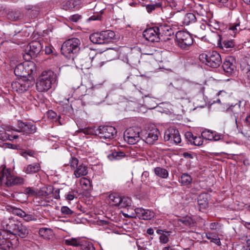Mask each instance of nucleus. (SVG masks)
I'll use <instances>...</instances> for the list:
<instances>
[{
    "label": "nucleus",
    "instance_id": "obj_40",
    "mask_svg": "<svg viewBox=\"0 0 250 250\" xmlns=\"http://www.w3.org/2000/svg\"><path fill=\"white\" fill-rule=\"evenodd\" d=\"M196 21L195 15L191 13L187 14L185 17L184 22L187 25L189 24L191 22H194Z\"/></svg>",
    "mask_w": 250,
    "mask_h": 250
},
{
    "label": "nucleus",
    "instance_id": "obj_47",
    "mask_svg": "<svg viewBox=\"0 0 250 250\" xmlns=\"http://www.w3.org/2000/svg\"><path fill=\"white\" fill-rule=\"evenodd\" d=\"M203 144V139L201 137L195 136L191 144L196 146H200Z\"/></svg>",
    "mask_w": 250,
    "mask_h": 250
},
{
    "label": "nucleus",
    "instance_id": "obj_45",
    "mask_svg": "<svg viewBox=\"0 0 250 250\" xmlns=\"http://www.w3.org/2000/svg\"><path fill=\"white\" fill-rule=\"evenodd\" d=\"M21 218L26 222L37 220V218L33 214H27L25 212H24Z\"/></svg>",
    "mask_w": 250,
    "mask_h": 250
},
{
    "label": "nucleus",
    "instance_id": "obj_46",
    "mask_svg": "<svg viewBox=\"0 0 250 250\" xmlns=\"http://www.w3.org/2000/svg\"><path fill=\"white\" fill-rule=\"evenodd\" d=\"M69 164L72 168L74 170L79 165V160L75 157H71L69 159Z\"/></svg>",
    "mask_w": 250,
    "mask_h": 250
},
{
    "label": "nucleus",
    "instance_id": "obj_10",
    "mask_svg": "<svg viewBox=\"0 0 250 250\" xmlns=\"http://www.w3.org/2000/svg\"><path fill=\"white\" fill-rule=\"evenodd\" d=\"M15 240L13 238V235L4 228L0 230V248L3 250H9L13 247Z\"/></svg>",
    "mask_w": 250,
    "mask_h": 250
},
{
    "label": "nucleus",
    "instance_id": "obj_22",
    "mask_svg": "<svg viewBox=\"0 0 250 250\" xmlns=\"http://www.w3.org/2000/svg\"><path fill=\"white\" fill-rule=\"evenodd\" d=\"M42 49L43 48H27L23 57L24 60L29 62L33 58L36 57L40 51H43Z\"/></svg>",
    "mask_w": 250,
    "mask_h": 250
},
{
    "label": "nucleus",
    "instance_id": "obj_3",
    "mask_svg": "<svg viewBox=\"0 0 250 250\" xmlns=\"http://www.w3.org/2000/svg\"><path fill=\"white\" fill-rule=\"evenodd\" d=\"M56 81V74L51 70L43 71L36 83V88L39 92H46L51 88Z\"/></svg>",
    "mask_w": 250,
    "mask_h": 250
},
{
    "label": "nucleus",
    "instance_id": "obj_58",
    "mask_svg": "<svg viewBox=\"0 0 250 250\" xmlns=\"http://www.w3.org/2000/svg\"><path fill=\"white\" fill-rule=\"evenodd\" d=\"M62 108L64 114H67L70 112L72 109L71 106L67 104H65V105H63Z\"/></svg>",
    "mask_w": 250,
    "mask_h": 250
},
{
    "label": "nucleus",
    "instance_id": "obj_23",
    "mask_svg": "<svg viewBox=\"0 0 250 250\" xmlns=\"http://www.w3.org/2000/svg\"><path fill=\"white\" fill-rule=\"evenodd\" d=\"M60 49L62 54L67 59L74 58L77 56L78 52V48H59Z\"/></svg>",
    "mask_w": 250,
    "mask_h": 250
},
{
    "label": "nucleus",
    "instance_id": "obj_55",
    "mask_svg": "<svg viewBox=\"0 0 250 250\" xmlns=\"http://www.w3.org/2000/svg\"><path fill=\"white\" fill-rule=\"evenodd\" d=\"M140 49V52L145 55H153L154 54V53L156 52L155 50H145V49H146V48H144L143 49H142L141 48H139Z\"/></svg>",
    "mask_w": 250,
    "mask_h": 250
},
{
    "label": "nucleus",
    "instance_id": "obj_63",
    "mask_svg": "<svg viewBox=\"0 0 250 250\" xmlns=\"http://www.w3.org/2000/svg\"><path fill=\"white\" fill-rule=\"evenodd\" d=\"M146 232L149 235H152L154 233L153 229L152 228H149L147 229Z\"/></svg>",
    "mask_w": 250,
    "mask_h": 250
},
{
    "label": "nucleus",
    "instance_id": "obj_9",
    "mask_svg": "<svg viewBox=\"0 0 250 250\" xmlns=\"http://www.w3.org/2000/svg\"><path fill=\"white\" fill-rule=\"evenodd\" d=\"M97 136L101 139L110 140L115 137L117 134L116 128L110 125L100 126L97 128Z\"/></svg>",
    "mask_w": 250,
    "mask_h": 250
},
{
    "label": "nucleus",
    "instance_id": "obj_38",
    "mask_svg": "<svg viewBox=\"0 0 250 250\" xmlns=\"http://www.w3.org/2000/svg\"><path fill=\"white\" fill-rule=\"evenodd\" d=\"M206 236L208 239L210 240L211 242L214 243L218 246L221 245L220 239L218 236L214 235L211 233L208 232L206 233Z\"/></svg>",
    "mask_w": 250,
    "mask_h": 250
},
{
    "label": "nucleus",
    "instance_id": "obj_12",
    "mask_svg": "<svg viewBox=\"0 0 250 250\" xmlns=\"http://www.w3.org/2000/svg\"><path fill=\"white\" fill-rule=\"evenodd\" d=\"M35 69V64L31 62L26 63H19L15 67V75L25 78L27 75L31 74Z\"/></svg>",
    "mask_w": 250,
    "mask_h": 250
},
{
    "label": "nucleus",
    "instance_id": "obj_39",
    "mask_svg": "<svg viewBox=\"0 0 250 250\" xmlns=\"http://www.w3.org/2000/svg\"><path fill=\"white\" fill-rule=\"evenodd\" d=\"M81 248L83 250H95L93 243L85 240H83Z\"/></svg>",
    "mask_w": 250,
    "mask_h": 250
},
{
    "label": "nucleus",
    "instance_id": "obj_7",
    "mask_svg": "<svg viewBox=\"0 0 250 250\" xmlns=\"http://www.w3.org/2000/svg\"><path fill=\"white\" fill-rule=\"evenodd\" d=\"M52 186L42 188L38 192L37 196L35 198V202L38 203V205L42 206H46V203L52 201L51 193L52 191Z\"/></svg>",
    "mask_w": 250,
    "mask_h": 250
},
{
    "label": "nucleus",
    "instance_id": "obj_16",
    "mask_svg": "<svg viewBox=\"0 0 250 250\" xmlns=\"http://www.w3.org/2000/svg\"><path fill=\"white\" fill-rule=\"evenodd\" d=\"M159 34V28L154 27L146 29L143 32V35L146 40L154 42H160Z\"/></svg>",
    "mask_w": 250,
    "mask_h": 250
},
{
    "label": "nucleus",
    "instance_id": "obj_17",
    "mask_svg": "<svg viewBox=\"0 0 250 250\" xmlns=\"http://www.w3.org/2000/svg\"><path fill=\"white\" fill-rule=\"evenodd\" d=\"M176 38L180 47H182L183 45L189 46L193 43L192 37L188 33L182 31H179L176 33Z\"/></svg>",
    "mask_w": 250,
    "mask_h": 250
},
{
    "label": "nucleus",
    "instance_id": "obj_42",
    "mask_svg": "<svg viewBox=\"0 0 250 250\" xmlns=\"http://www.w3.org/2000/svg\"><path fill=\"white\" fill-rule=\"evenodd\" d=\"M23 193L29 196H37L38 190L37 189L32 187H27L24 189Z\"/></svg>",
    "mask_w": 250,
    "mask_h": 250
},
{
    "label": "nucleus",
    "instance_id": "obj_54",
    "mask_svg": "<svg viewBox=\"0 0 250 250\" xmlns=\"http://www.w3.org/2000/svg\"><path fill=\"white\" fill-rule=\"evenodd\" d=\"M165 4L169 5L171 8H175L177 4L174 0H164Z\"/></svg>",
    "mask_w": 250,
    "mask_h": 250
},
{
    "label": "nucleus",
    "instance_id": "obj_26",
    "mask_svg": "<svg viewBox=\"0 0 250 250\" xmlns=\"http://www.w3.org/2000/svg\"><path fill=\"white\" fill-rule=\"evenodd\" d=\"M87 173V167L83 164H80L74 170V175L76 178L85 176Z\"/></svg>",
    "mask_w": 250,
    "mask_h": 250
},
{
    "label": "nucleus",
    "instance_id": "obj_48",
    "mask_svg": "<svg viewBox=\"0 0 250 250\" xmlns=\"http://www.w3.org/2000/svg\"><path fill=\"white\" fill-rule=\"evenodd\" d=\"M11 211L15 215L22 217L24 211L22 209L16 207H11Z\"/></svg>",
    "mask_w": 250,
    "mask_h": 250
},
{
    "label": "nucleus",
    "instance_id": "obj_50",
    "mask_svg": "<svg viewBox=\"0 0 250 250\" xmlns=\"http://www.w3.org/2000/svg\"><path fill=\"white\" fill-rule=\"evenodd\" d=\"M76 196V192L71 190L65 194V198L67 200H73Z\"/></svg>",
    "mask_w": 250,
    "mask_h": 250
},
{
    "label": "nucleus",
    "instance_id": "obj_43",
    "mask_svg": "<svg viewBox=\"0 0 250 250\" xmlns=\"http://www.w3.org/2000/svg\"><path fill=\"white\" fill-rule=\"evenodd\" d=\"M81 132L86 135H94L97 136V129H95L93 127H87L83 128L81 130Z\"/></svg>",
    "mask_w": 250,
    "mask_h": 250
},
{
    "label": "nucleus",
    "instance_id": "obj_30",
    "mask_svg": "<svg viewBox=\"0 0 250 250\" xmlns=\"http://www.w3.org/2000/svg\"><path fill=\"white\" fill-rule=\"evenodd\" d=\"M240 65L242 67H243V69L245 68L247 70V79L249 83H250V57H246L243 58L240 63Z\"/></svg>",
    "mask_w": 250,
    "mask_h": 250
},
{
    "label": "nucleus",
    "instance_id": "obj_27",
    "mask_svg": "<svg viewBox=\"0 0 250 250\" xmlns=\"http://www.w3.org/2000/svg\"><path fill=\"white\" fill-rule=\"evenodd\" d=\"M15 128V127L12 126H7L5 129V131H3L1 133H0V139H1L3 141L6 140H13L14 139H17L18 138V135H12L7 133L6 131H10L12 130L11 128Z\"/></svg>",
    "mask_w": 250,
    "mask_h": 250
},
{
    "label": "nucleus",
    "instance_id": "obj_37",
    "mask_svg": "<svg viewBox=\"0 0 250 250\" xmlns=\"http://www.w3.org/2000/svg\"><path fill=\"white\" fill-rule=\"evenodd\" d=\"M53 233L52 229L47 228H42L39 230V235L44 238L49 239Z\"/></svg>",
    "mask_w": 250,
    "mask_h": 250
},
{
    "label": "nucleus",
    "instance_id": "obj_25",
    "mask_svg": "<svg viewBox=\"0 0 250 250\" xmlns=\"http://www.w3.org/2000/svg\"><path fill=\"white\" fill-rule=\"evenodd\" d=\"M81 4L80 0H69L62 3V7L65 10L72 8L78 9L81 7Z\"/></svg>",
    "mask_w": 250,
    "mask_h": 250
},
{
    "label": "nucleus",
    "instance_id": "obj_18",
    "mask_svg": "<svg viewBox=\"0 0 250 250\" xmlns=\"http://www.w3.org/2000/svg\"><path fill=\"white\" fill-rule=\"evenodd\" d=\"M159 134V130L153 128L147 132H141V139L148 144H153L158 140Z\"/></svg>",
    "mask_w": 250,
    "mask_h": 250
},
{
    "label": "nucleus",
    "instance_id": "obj_59",
    "mask_svg": "<svg viewBox=\"0 0 250 250\" xmlns=\"http://www.w3.org/2000/svg\"><path fill=\"white\" fill-rule=\"evenodd\" d=\"M53 48H44V51L46 54L49 55L53 53Z\"/></svg>",
    "mask_w": 250,
    "mask_h": 250
},
{
    "label": "nucleus",
    "instance_id": "obj_44",
    "mask_svg": "<svg viewBox=\"0 0 250 250\" xmlns=\"http://www.w3.org/2000/svg\"><path fill=\"white\" fill-rule=\"evenodd\" d=\"M179 222L182 223L185 226H190L192 224V219L189 216H186L179 219Z\"/></svg>",
    "mask_w": 250,
    "mask_h": 250
},
{
    "label": "nucleus",
    "instance_id": "obj_34",
    "mask_svg": "<svg viewBox=\"0 0 250 250\" xmlns=\"http://www.w3.org/2000/svg\"><path fill=\"white\" fill-rule=\"evenodd\" d=\"M125 156V153L123 151H114L107 155L109 160H118L122 159Z\"/></svg>",
    "mask_w": 250,
    "mask_h": 250
},
{
    "label": "nucleus",
    "instance_id": "obj_53",
    "mask_svg": "<svg viewBox=\"0 0 250 250\" xmlns=\"http://www.w3.org/2000/svg\"><path fill=\"white\" fill-rule=\"evenodd\" d=\"M194 137L195 136L191 132H187L185 133V138L190 144L192 142Z\"/></svg>",
    "mask_w": 250,
    "mask_h": 250
},
{
    "label": "nucleus",
    "instance_id": "obj_57",
    "mask_svg": "<svg viewBox=\"0 0 250 250\" xmlns=\"http://www.w3.org/2000/svg\"><path fill=\"white\" fill-rule=\"evenodd\" d=\"M157 6H159L158 4H147L146 6V9L148 13L151 12L155 10Z\"/></svg>",
    "mask_w": 250,
    "mask_h": 250
},
{
    "label": "nucleus",
    "instance_id": "obj_19",
    "mask_svg": "<svg viewBox=\"0 0 250 250\" xmlns=\"http://www.w3.org/2000/svg\"><path fill=\"white\" fill-rule=\"evenodd\" d=\"M201 136L206 140L214 141H218L223 138L222 134L208 129H205L202 131Z\"/></svg>",
    "mask_w": 250,
    "mask_h": 250
},
{
    "label": "nucleus",
    "instance_id": "obj_13",
    "mask_svg": "<svg viewBox=\"0 0 250 250\" xmlns=\"http://www.w3.org/2000/svg\"><path fill=\"white\" fill-rule=\"evenodd\" d=\"M33 82L25 78H20L17 81L13 82L11 87L14 91L19 93H22L33 86Z\"/></svg>",
    "mask_w": 250,
    "mask_h": 250
},
{
    "label": "nucleus",
    "instance_id": "obj_64",
    "mask_svg": "<svg viewBox=\"0 0 250 250\" xmlns=\"http://www.w3.org/2000/svg\"><path fill=\"white\" fill-rule=\"evenodd\" d=\"M166 231V230H164L162 229H158L156 230V233L157 234H160V235H162L163 233H165Z\"/></svg>",
    "mask_w": 250,
    "mask_h": 250
},
{
    "label": "nucleus",
    "instance_id": "obj_2",
    "mask_svg": "<svg viewBox=\"0 0 250 250\" xmlns=\"http://www.w3.org/2000/svg\"><path fill=\"white\" fill-rule=\"evenodd\" d=\"M2 225L4 228L12 234L13 238L15 236H19L21 238H25L29 233V230L25 226L12 218H9L3 221Z\"/></svg>",
    "mask_w": 250,
    "mask_h": 250
},
{
    "label": "nucleus",
    "instance_id": "obj_35",
    "mask_svg": "<svg viewBox=\"0 0 250 250\" xmlns=\"http://www.w3.org/2000/svg\"><path fill=\"white\" fill-rule=\"evenodd\" d=\"M83 240L80 238H71L65 240V243L66 245L74 247H81Z\"/></svg>",
    "mask_w": 250,
    "mask_h": 250
},
{
    "label": "nucleus",
    "instance_id": "obj_32",
    "mask_svg": "<svg viewBox=\"0 0 250 250\" xmlns=\"http://www.w3.org/2000/svg\"><path fill=\"white\" fill-rule=\"evenodd\" d=\"M41 167L39 164L35 163L28 165L24 168V171L26 173L32 174L38 172Z\"/></svg>",
    "mask_w": 250,
    "mask_h": 250
},
{
    "label": "nucleus",
    "instance_id": "obj_6",
    "mask_svg": "<svg viewBox=\"0 0 250 250\" xmlns=\"http://www.w3.org/2000/svg\"><path fill=\"white\" fill-rule=\"evenodd\" d=\"M115 36V33L108 30L101 33H93L90 36L89 39L94 44H102L109 42L114 39Z\"/></svg>",
    "mask_w": 250,
    "mask_h": 250
},
{
    "label": "nucleus",
    "instance_id": "obj_8",
    "mask_svg": "<svg viewBox=\"0 0 250 250\" xmlns=\"http://www.w3.org/2000/svg\"><path fill=\"white\" fill-rule=\"evenodd\" d=\"M141 128L136 126L129 127L124 134V140L129 144L134 145L141 139Z\"/></svg>",
    "mask_w": 250,
    "mask_h": 250
},
{
    "label": "nucleus",
    "instance_id": "obj_15",
    "mask_svg": "<svg viewBox=\"0 0 250 250\" xmlns=\"http://www.w3.org/2000/svg\"><path fill=\"white\" fill-rule=\"evenodd\" d=\"M165 141L168 142L170 145H177L181 142V135L178 130L170 128L167 130L164 136Z\"/></svg>",
    "mask_w": 250,
    "mask_h": 250
},
{
    "label": "nucleus",
    "instance_id": "obj_51",
    "mask_svg": "<svg viewBox=\"0 0 250 250\" xmlns=\"http://www.w3.org/2000/svg\"><path fill=\"white\" fill-rule=\"evenodd\" d=\"M52 192L51 193V198H53L58 199L60 198V189L59 188H54L52 186Z\"/></svg>",
    "mask_w": 250,
    "mask_h": 250
},
{
    "label": "nucleus",
    "instance_id": "obj_28",
    "mask_svg": "<svg viewBox=\"0 0 250 250\" xmlns=\"http://www.w3.org/2000/svg\"><path fill=\"white\" fill-rule=\"evenodd\" d=\"M208 26L207 23H202L199 27L195 29L194 31L195 36L198 38L203 39L206 36V27Z\"/></svg>",
    "mask_w": 250,
    "mask_h": 250
},
{
    "label": "nucleus",
    "instance_id": "obj_5",
    "mask_svg": "<svg viewBox=\"0 0 250 250\" xmlns=\"http://www.w3.org/2000/svg\"><path fill=\"white\" fill-rule=\"evenodd\" d=\"M199 60L202 63L212 68H217L222 62L220 54L216 51L201 54L199 55Z\"/></svg>",
    "mask_w": 250,
    "mask_h": 250
},
{
    "label": "nucleus",
    "instance_id": "obj_62",
    "mask_svg": "<svg viewBox=\"0 0 250 250\" xmlns=\"http://www.w3.org/2000/svg\"><path fill=\"white\" fill-rule=\"evenodd\" d=\"M184 156L186 158H192V155L188 152L184 153Z\"/></svg>",
    "mask_w": 250,
    "mask_h": 250
},
{
    "label": "nucleus",
    "instance_id": "obj_14",
    "mask_svg": "<svg viewBox=\"0 0 250 250\" xmlns=\"http://www.w3.org/2000/svg\"><path fill=\"white\" fill-rule=\"evenodd\" d=\"M17 127V129L13 128L11 129L13 131L28 135L34 133L37 129L34 124L28 122H23L21 121H18Z\"/></svg>",
    "mask_w": 250,
    "mask_h": 250
},
{
    "label": "nucleus",
    "instance_id": "obj_56",
    "mask_svg": "<svg viewBox=\"0 0 250 250\" xmlns=\"http://www.w3.org/2000/svg\"><path fill=\"white\" fill-rule=\"evenodd\" d=\"M81 18V16L78 14H75L72 16H70L69 17V20L73 22H77Z\"/></svg>",
    "mask_w": 250,
    "mask_h": 250
},
{
    "label": "nucleus",
    "instance_id": "obj_21",
    "mask_svg": "<svg viewBox=\"0 0 250 250\" xmlns=\"http://www.w3.org/2000/svg\"><path fill=\"white\" fill-rule=\"evenodd\" d=\"M241 102H239L234 105H231L227 109V112L232 114L234 117V120L237 125V119L241 115V110L240 108Z\"/></svg>",
    "mask_w": 250,
    "mask_h": 250
},
{
    "label": "nucleus",
    "instance_id": "obj_52",
    "mask_svg": "<svg viewBox=\"0 0 250 250\" xmlns=\"http://www.w3.org/2000/svg\"><path fill=\"white\" fill-rule=\"evenodd\" d=\"M221 225L218 222L211 223L209 225V228L212 230H216L220 229Z\"/></svg>",
    "mask_w": 250,
    "mask_h": 250
},
{
    "label": "nucleus",
    "instance_id": "obj_41",
    "mask_svg": "<svg viewBox=\"0 0 250 250\" xmlns=\"http://www.w3.org/2000/svg\"><path fill=\"white\" fill-rule=\"evenodd\" d=\"M171 232L170 231H166L165 233L161 235L159 237L160 242L163 244H166L169 241L168 236L171 234Z\"/></svg>",
    "mask_w": 250,
    "mask_h": 250
},
{
    "label": "nucleus",
    "instance_id": "obj_29",
    "mask_svg": "<svg viewBox=\"0 0 250 250\" xmlns=\"http://www.w3.org/2000/svg\"><path fill=\"white\" fill-rule=\"evenodd\" d=\"M198 205L200 209H205L208 207V195L201 194L198 197Z\"/></svg>",
    "mask_w": 250,
    "mask_h": 250
},
{
    "label": "nucleus",
    "instance_id": "obj_1",
    "mask_svg": "<svg viewBox=\"0 0 250 250\" xmlns=\"http://www.w3.org/2000/svg\"><path fill=\"white\" fill-rule=\"evenodd\" d=\"M245 27L241 25L240 22L230 24L228 27L224 26L219 27L220 33H218L217 47H222V42L225 47H234L236 45L234 40L232 37L238 33L240 31L244 29Z\"/></svg>",
    "mask_w": 250,
    "mask_h": 250
},
{
    "label": "nucleus",
    "instance_id": "obj_33",
    "mask_svg": "<svg viewBox=\"0 0 250 250\" xmlns=\"http://www.w3.org/2000/svg\"><path fill=\"white\" fill-rule=\"evenodd\" d=\"M155 174L161 178L166 179L168 176V171L161 167H156L154 169Z\"/></svg>",
    "mask_w": 250,
    "mask_h": 250
},
{
    "label": "nucleus",
    "instance_id": "obj_61",
    "mask_svg": "<svg viewBox=\"0 0 250 250\" xmlns=\"http://www.w3.org/2000/svg\"><path fill=\"white\" fill-rule=\"evenodd\" d=\"M7 145V146L8 148H12V149H17L18 148V147L19 146H17V145H13V144H6Z\"/></svg>",
    "mask_w": 250,
    "mask_h": 250
},
{
    "label": "nucleus",
    "instance_id": "obj_60",
    "mask_svg": "<svg viewBox=\"0 0 250 250\" xmlns=\"http://www.w3.org/2000/svg\"><path fill=\"white\" fill-rule=\"evenodd\" d=\"M101 18V16H99V15L95 16V15H93V16L90 17L89 18V20H91V21H95V20H100Z\"/></svg>",
    "mask_w": 250,
    "mask_h": 250
},
{
    "label": "nucleus",
    "instance_id": "obj_49",
    "mask_svg": "<svg viewBox=\"0 0 250 250\" xmlns=\"http://www.w3.org/2000/svg\"><path fill=\"white\" fill-rule=\"evenodd\" d=\"M61 211L62 214L70 216L74 212L66 206H62L61 207Z\"/></svg>",
    "mask_w": 250,
    "mask_h": 250
},
{
    "label": "nucleus",
    "instance_id": "obj_24",
    "mask_svg": "<svg viewBox=\"0 0 250 250\" xmlns=\"http://www.w3.org/2000/svg\"><path fill=\"white\" fill-rule=\"evenodd\" d=\"M223 69L227 76H230L234 73L235 65L229 60L225 61L222 65Z\"/></svg>",
    "mask_w": 250,
    "mask_h": 250
},
{
    "label": "nucleus",
    "instance_id": "obj_20",
    "mask_svg": "<svg viewBox=\"0 0 250 250\" xmlns=\"http://www.w3.org/2000/svg\"><path fill=\"white\" fill-rule=\"evenodd\" d=\"M134 210L137 216L139 218L143 220H150L153 218L155 215V213L153 211L142 208H136Z\"/></svg>",
    "mask_w": 250,
    "mask_h": 250
},
{
    "label": "nucleus",
    "instance_id": "obj_11",
    "mask_svg": "<svg viewBox=\"0 0 250 250\" xmlns=\"http://www.w3.org/2000/svg\"><path fill=\"white\" fill-rule=\"evenodd\" d=\"M109 200L112 206L121 208L129 206L131 204V200L129 197L121 196L116 193L110 194Z\"/></svg>",
    "mask_w": 250,
    "mask_h": 250
},
{
    "label": "nucleus",
    "instance_id": "obj_36",
    "mask_svg": "<svg viewBox=\"0 0 250 250\" xmlns=\"http://www.w3.org/2000/svg\"><path fill=\"white\" fill-rule=\"evenodd\" d=\"M192 182V178L190 175L187 173H183L181 176V182L183 186H188Z\"/></svg>",
    "mask_w": 250,
    "mask_h": 250
},
{
    "label": "nucleus",
    "instance_id": "obj_4",
    "mask_svg": "<svg viewBox=\"0 0 250 250\" xmlns=\"http://www.w3.org/2000/svg\"><path fill=\"white\" fill-rule=\"evenodd\" d=\"M0 180L1 184L8 187L19 185L23 184L24 179L11 174L9 170L3 167L0 171Z\"/></svg>",
    "mask_w": 250,
    "mask_h": 250
},
{
    "label": "nucleus",
    "instance_id": "obj_31",
    "mask_svg": "<svg viewBox=\"0 0 250 250\" xmlns=\"http://www.w3.org/2000/svg\"><path fill=\"white\" fill-rule=\"evenodd\" d=\"M81 45L80 40L76 38H72L65 41L62 47H79Z\"/></svg>",
    "mask_w": 250,
    "mask_h": 250
}]
</instances>
